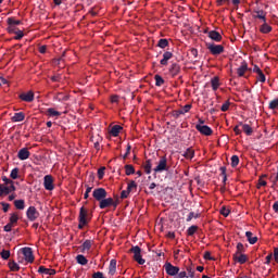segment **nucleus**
Here are the masks:
<instances>
[{
	"label": "nucleus",
	"mask_w": 278,
	"mask_h": 278,
	"mask_svg": "<svg viewBox=\"0 0 278 278\" xmlns=\"http://www.w3.org/2000/svg\"><path fill=\"white\" fill-rule=\"evenodd\" d=\"M92 220V214H89L86 207H80L78 222L83 223L84 225H88Z\"/></svg>",
	"instance_id": "nucleus-4"
},
{
	"label": "nucleus",
	"mask_w": 278,
	"mask_h": 278,
	"mask_svg": "<svg viewBox=\"0 0 278 278\" xmlns=\"http://www.w3.org/2000/svg\"><path fill=\"white\" fill-rule=\"evenodd\" d=\"M169 166H168V159H166V156H161L159 160L157 165L153 168V172L155 173V175H157V173H164L169 170Z\"/></svg>",
	"instance_id": "nucleus-3"
},
{
	"label": "nucleus",
	"mask_w": 278,
	"mask_h": 278,
	"mask_svg": "<svg viewBox=\"0 0 278 278\" xmlns=\"http://www.w3.org/2000/svg\"><path fill=\"white\" fill-rule=\"evenodd\" d=\"M256 79H258V81H261V84H264L266 81V75H264V72H258V74H256Z\"/></svg>",
	"instance_id": "nucleus-46"
},
{
	"label": "nucleus",
	"mask_w": 278,
	"mask_h": 278,
	"mask_svg": "<svg viewBox=\"0 0 278 278\" xmlns=\"http://www.w3.org/2000/svg\"><path fill=\"white\" fill-rule=\"evenodd\" d=\"M9 268L12 273H18L21 270V266H18L14 261L9 262Z\"/></svg>",
	"instance_id": "nucleus-30"
},
{
	"label": "nucleus",
	"mask_w": 278,
	"mask_h": 278,
	"mask_svg": "<svg viewBox=\"0 0 278 278\" xmlns=\"http://www.w3.org/2000/svg\"><path fill=\"white\" fill-rule=\"evenodd\" d=\"M121 131H123V127L121 125H114L111 128L110 134H111V136L116 138V137H118V134H121Z\"/></svg>",
	"instance_id": "nucleus-23"
},
{
	"label": "nucleus",
	"mask_w": 278,
	"mask_h": 278,
	"mask_svg": "<svg viewBox=\"0 0 278 278\" xmlns=\"http://www.w3.org/2000/svg\"><path fill=\"white\" fill-rule=\"evenodd\" d=\"M92 278H105V276H103V273L97 271L92 275Z\"/></svg>",
	"instance_id": "nucleus-63"
},
{
	"label": "nucleus",
	"mask_w": 278,
	"mask_h": 278,
	"mask_svg": "<svg viewBox=\"0 0 278 278\" xmlns=\"http://www.w3.org/2000/svg\"><path fill=\"white\" fill-rule=\"evenodd\" d=\"M182 156L186 157V160H192L194 157V151L192 148H188L184 153Z\"/></svg>",
	"instance_id": "nucleus-32"
},
{
	"label": "nucleus",
	"mask_w": 278,
	"mask_h": 278,
	"mask_svg": "<svg viewBox=\"0 0 278 278\" xmlns=\"http://www.w3.org/2000/svg\"><path fill=\"white\" fill-rule=\"evenodd\" d=\"M105 175V167H101L98 169V179H103V176Z\"/></svg>",
	"instance_id": "nucleus-52"
},
{
	"label": "nucleus",
	"mask_w": 278,
	"mask_h": 278,
	"mask_svg": "<svg viewBox=\"0 0 278 278\" xmlns=\"http://www.w3.org/2000/svg\"><path fill=\"white\" fill-rule=\"evenodd\" d=\"M152 168H153V164L151 163V160H147L146 163L143 164V169L146 175H151Z\"/></svg>",
	"instance_id": "nucleus-29"
},
{
	"label": "nucleus",
	"mask_w": 278,
	"mask_h": 278,
	"mask_svg": "<svg viewBox=\"0 0 278 278\" xmlns=\"http://www.w3.org/2000/svg\"><path fill=\"white\" fill-rule=\"evenodd\" d=\"M76 262L77 264H79L80 266H86V264H88V258H86L83 254H78L76 256Z\"/></svg>",
	"instance_id": "nucleus-31"
},
{
	"label": "nucleus",
	"mask_w": 278,
	"mask_h": 278,
	"mask_svg": "<svg viewBox=\"0 0 278 278\" xmlns=\"http://www.w3.org/2000/svg\"><path fill=\"white\" fill-rule=\"evenodd\" d=\"M109 275L113 277V275H116V260H111L109 265Z\"/></svg>",
	"instance_id": "nucleus-28"
},
{
	"label": "nucleus",
	"mask_w": 278,
	"mask_h": 278,
	"mask_svg": "<svg viewBox=\"0 0 278 278\" xmlns=\"http://www.w3.org/2000/svg\"><path fill=\"white\" fill-rule=\"evenodd\" d=\"M2 260H10V250H2L0 252Z\"/></svg>",
	"instance_id": "nucleus-47"
},
{
	"label": "nucleus",
	"mask_w": 278,
	"mask_h": 278,
	"mask_svg": "<svg viewBox=\"0 0 278 278\" xmlns=\"http://www.w3.org/2000/svg\"><path fill=\"white\" fill-rule=\"evenodd\" d=\"M154 79H155V86H157V87L164 86V78H162V76L155 75Z\"/></svg>",
	"instance_id": "nucleus-42"
},
{
	"label": "nucleus",
	"mask_w": 278,
	"mask_h": 278,
	"mask_svg": "<svg viewBox=\"0 0 278 278\" xmlns=\"http://www.w3.org/2000/svg\"><path fill=\"white\" fill-rule=\"evenodd\" d=\"M12 227H14V225L13 224H7L5 226H4V231H7V232H10V231H12Z\"/></svg>",
	"instance_id": "nucleus-62"
},
{
	"label": "nucleus",
	"mask_w": 278,
	"mask_h": 278,
	"mask_svg": "<svg viewBox=\"0 0 278 278\" xmlns=\"http://www.w3.org/2000/svg\"><path fill=\"white\" fill-rule=\"evenodd\" d=\"M169 73H170L172 77H177V75H179V73H181V66H179V64H177V63H173L169 67Z\"/></svg>",
	"instance_id": "nucleus-16"
},
{
	"label": "nucleus",
	"mask_w": 278,
	"mask_h": 278,
	"mask_svg": "<svg viewBox=\"0 0 278 278\" xmlns=\"http://www.w3.org/2000/svg\"><path fill=\"white\" fill-rule=\"evenodd\" d=\"M205 47L210 51L211 55H220L222 53H225V46L223 45L206 42Z\"/></svg>",
	"instance_id": "nucleus-2"
},
{
	"label": "nucleus",
	"mask_w": 278,
	"mask_h": 278,
	"mask_svg": "<svg viewBox=\"0 0 278 278\" xmlns=\"http://www.w3.org/2000/svg\"><path fill=\"white\" fill-rule=\"evenodd\" d=\"M2 181L7 185V186H14V181H12L10 178L8 177H2Z\"/></svg>",
	"instance_id": "nucleus-55"
},
{
	"label": "nucleus",
	"mask_w": 278,
	"mask_h": 278,
	"mask_svg": "<svg viewBox=\"0 0 278 278\" xmlns=\"http://www.w3.org/2000/svg\"><path fill=\"white\" fill-rule=\"evenodd\" d=\"M136 188H138V185L136 184V181L135 180H131L129 184H128V186H127V191L129 192V193H131V190H136Z\"/></svg>",
	"instance_id": "nucleus-44"
},
{
	"label": "nucleus",
	"mask_w": 278,
	"mask_h": 278,
	"mask_svg": "<svg viewBox=\"0 0 278 278\" xmlns=\"http://www.w3.org/2000/svg\"><path fill=\"white\" fill-rule=\"evenodd\" d=\"M93 241L92 240H85L81 244V253H86V251H90L92 249Z\"/></svg>",
	"instance_id": "nucleus-25"
},
{
	"label": "nucleus",
	"mask_w": 278,
	"mask_h": 278,
	"mask_svg": "<svg viewBox=\"0 0 278 278\" xmlns=\"http://www.w3.org/2000/svg\"><path fill=\"white\" fill-rule=\"evenodd\" d=\"M22 254L24 255L25 262H27L28 264H33L35 257H34V251L31 250V248H27V247L23 248Z\"/></svg>",
	"instance_id": "nucleus-9"
},
{
	"label": "nucleus",
	"mask_w": 278,
	"mask_h": 278,
	"mask_svg": "<svg viewBox=\"0 0 278 278\" xmlns=\"http://www.w3.org/2000/svg\"><path fill=\"white\" fill-rule=\"evenodd\" d=\"M199 230V226H191L187 229V236H193Z\"/></svg>",
	"instance_id": "nucleus-39"
},
{
	"label": "nucleus",
	"mask_w": 278,
	"mask_h": 278,
	"mask_svg": "<svg viewBox=\"0 0 278 278\" xmlns=\"http://www.w3.org/2000/svg\"><path fill=\"white\" fill-rule=\"evenodd\" d=\"M26 216L30 223H34V220H38V218H40V212H38L36 206H29L26 211Z\"/></svg>",
	"instance_id": "nucleus-7"
},
{
	"label": "nucleus",
	"mask_w": 278,
	"mask_h": 278,
	"mask_svg": "<svg viewBox=\"0 0 278 278\" xmlns=\"http://www.w3.org/2000/svg\"><path fill=\"white\" fill-rule=\"evenodd\" d=\"M92 197L99 203L108 198V191L104 188H97L92 191Z\"/></svg>",
	"instance_id": "nucleus-6"
},
{
	"label": "nucleus",
	"mask_w": 278,
	"mask_h": 278,
	"mask_svg": "<svg viewBox=\"0 0 278 278\" xmlns=\"http://www.w3.org/2000/svg\"><path fill=\"white\" fill-rule=\"evenodd\" d=\"M231 167L236 168V166H238L240 164V157L238 155H232L231 156Z\"/></svg>",
	"instance_id": "nucleus-36"
},
{
	"label": "nucleus",
	"mask_w": 278,
	"mask_h": 278,
	"mask_svg": "<svg viewBox=\"0 0 278 278\" xmlns=\"http://www.w3.org/2000/svg\"><path fill=\"white\" fill-rule=\"evenodd\" d=\"M247 255L245 254H233V261L239 264H247Z\"/></svg>",
	"instance_id": "nucleus-22"
},
{
	"label": "nucleus",
	"mask_w": 278,
	"mask_h": 278,
	"mask_svg": "<svg viewBox=\"0 0 278 278\" xmlns=\"http://www.w3.org/2000/svg\"><path fill=\"white\" fill-rule=\"evenodd\" d=\"M229 105H231V102L227 100L220 108L222 112H227L229 110Z\"/></svg>",
	"instance_id": "nucleus-51"
},
{
	"label": "nucleus",
	"mask_w": 278,
	"mask_h": 278,
	"mask_svg": "<svg viewBox=\"0 0 278 278\" xmlns=\"http://www.w3.org/2000/svg\"><path fill=\"white\" fill-rule=\"evenodd\" d=\"M278 108V99L271 100L269 102V110H277Z\"/></svg>",
	"instance_id": "nucleus-49"
},
{
	"label": "nucleus",
	"mask_w": 278,
	"mask_h": 278,
	"mask_svg": "<svg viewBox=\"0 0 278 278\" xmlns=\"http://www.w3.org/2000/svg\"><path fill=\"white\" fill-rule=\"evenodd\" d=\"M242 253H244V244L238 243V244H237V252H236L235 255H240V254H242Z\"/></svg>",
	"instance_id": "nucleus-48"
},
{
	"label": "nucleus",
	"mask_w": 278,
	"mask_h": 278,
	"mask_svg": "<svg viewBox=\"0 0 278 278\" xmlns=\"http://www.w3.org/2000/svg\"><path fill=\"white\" fill-rule=\"evenodd\" d=\"M192 110V104H186L182 110H177L173 112L174 118H179L181 114H187V112H190Z\"/></svg>",
	"instance_id": "nucleus-13"
},
{
	"label": "nucleus",
	"mask_w": 278,
	"mask_h": 278,
	"mask_svg": "<svg viewBox=\"0 0 278 278\" xmlns=\"http://www.w3.org/2000/svg\"><path fill=\"white\" fill-rule=\"evenodd\" d=\"M14 34L16 35L15 40H22L23 36H25V34H23V30L21 29H17Z\"/></svg>",
	"instance_id": "nucleus-50"
},
{
	"label": "nucleus",
	"mask_w": 278,
	"mask_h": 278,
	"mask_svg": "<svg viewBox=\"0 0 278 278\" xmlns=\"http://www.w3.org/2000/svg\"><path fill=\"white\" fill-rule=\"evenodd\" d=\"M220 214L222 216H225V218H227V216H229V208H226L225 206H223L220 208Z\"/></svg>",
	"instance_id": "nucleus-54"
},
{
	"label": "nucleus",
	"mask_w": 278,
	"mask_h": 278,
	"mask_svg": "<svg viewBox=\"0 0 278 278\" xmlns=\"http://www.w3.org/2000/svg\"><path fill=\"white\" fill-rule=\"evenodd\" d=\"M247 71H249V64L247 63V61H243L241 65L237 68L238 77H244Z\"/></svg>",
	"instance_id": "nucleus-15"
},
{
	"label": "nucleus",
	"mask_w": 278,
	"mask_h": 278,
	"mask_svg": "<svg viewBox=\"0 0 278 278\" xmlns=\"http://www.w3.org/2000/svg\"><path fill=\"white\" fill-rule=\"evenodd\" d=\"M125 173L127 176L134 175L136 173V168H134V165H125Z\"/></svg>",
	"instance_id": "nucleus-37"
},
{
	"label": "nucleus",
	"mask_w": 278,
	"mask_h": 278,
	"mask_svg": "<svg viewBox=\"0 0 278 278\" xmlns=\"http://www.w3.org/2000/svg\"><path fill=\"white\" fill-rule=\"evenodd\" d=\"M43 186L47 190H53L55 187L53 186V176L46 175L43 178Z\"/></svg>",
	"instance_id": "nucleus-12"
},
{
	"label": "nucleus",
	"mask_w": 278,
	"mask_h": 278,
	"mask_svg": "<svg viewBox=\"0 0 278 278\" xmlns=\"http://www.w3.org/2000/svg\"><path fill=\"white\" fill-rule=\"evenodd\" d=\"M23 121H25V113L23 112L15 113L12 117L13 123H23Z\"/></svg>",
	"instance_id": "nucleus-27"
},
{
	"label": "nucleus",
	"mask_w": 278,
	"mask_h": 278,
	"mask_svg": "<svg viewBox=\"0 0 278 278\" xmlns=\"http://www.w3.org/2000/svg\"><path fill=\"white\" fill-rule=\"evenodd\" d=\"M195 129L202 134V136H212L214 131L207 125L197 124Z\"/></svg>",
	"instance_id": "nucleus-10"
},
{
	"label": "nucleus",
	"mask_w": 278,
	"mask_h": 278,
	"mask_svg": "<svg viewBox=\"0 0 278 278\" xmlns=\"http://www.w3.org/2000/svg\"><path fill=\"white\" fill-rule=\"evenodd\" d=\"M129 192H128V190L126 189V190H123L122 192H121V199H127V197H129Z\"/></svg>",
	"instance_id": "nucleus-60"
},
{
	"label": "nucleus",
	"mask_w": 278,
	"mask_h": 278,
	"mask_svg": "<svg viewBox=\"0 0 278 278\" xmlns=\"http://www.w3.org/2000/svg\"><path fill=\"white\" fill-rule=\"evenodd\" d=\"M211 86L214 92L220 88V78L218 76H215L211 79Z\"/></svg>",
	"instance_id": "nucleus-21"
},
{
	"label": "nucleus",
	"mask_w": 278,
	"mask_h": 278,
	"mask_svg": "<svg viewBox=\"0 0 278 278\" xmlns=\"http://www.w3.org/2000/svg\"><path fill=\"white\" fill-rule=\"evenodd\" d=\"M129 153H131V144H127V148H126V153L124 154V160H127V157H129Z\"/></svg>",
	"instance_id": "nucleus-56"
},
{
	"label": "nucleus",
	"mask_w": 278,
	"mask_h": 278,
	"mask_svg": "<svg viewBox=\"0 0 278 278\" xmlns=\"http://www.w3.org/2000/svg\"><path fill=\"white\" fill-rule=\"evenodd\" d=\"M245 238H248L250 244H255L257 242V237H253V232L251 231L245 232Z\"/></svg>",
	"instance_id": "nucleus-33"
},
{
	"label": "nucleus",
	"mask_w": 278,
	"mask_h": 278,
	"mask_svg": "<svg viewBox=\"0 0 278 278\" xmlns=\"http://www.w3.org/2000/svg\"><path fill=\"white\" fill-rule=\"evenodd\" d=\"M17 30H18V28H16V26L9 25V27H8L9 34H15Z\"/></svg>",
	"instance_id": "nucleus-57"
},
{
	"label": "nucleus",
	"mask_w": 278,
	"mask_h": 278,
	"mask_svg": "<svg viewBox=\"0 0 278 278\" xmlns=\"http://www.w3.org/2000/svg\"><path fill=\"white\" fill-rule=\"evenodd\" d=\"M0 205H2L3 212H8L10 210V204H8L5 202H1Z\"/></svg>",
	"instance_id": "nucleus-61"
},
{
	"label": "nucleus",
	"mask_w": 278,
	"mask_h": 278,
	"mask_svg": "<svg viewBox=\"0 0 278 278\" xmlns=\"http://www.w3.org/2000/svg\"><path fill=\"white\" fill-rule=\"evenodd\" d=\"M51 81H62V75L58 74V75L51 76Z\"/></svg>",
	"instance_id": "nucleus-58"
},
{
	"label": "nucleus",
	"mask_w": 278,
	"mask_h": 278,
	"mask_svg": "<svg viewBox=\"0 0 278 278\" xmlns=\"http://www.w3.org/2000/svg\"><path fill=\"white\" fill-rule=\"evenodd\" d=\"M47 114L48 116H62V113H60L59 111H55V109L53 108L48 109Z\"/></svg>",
	"instance_id": "nucleus-38"
},
{
	"label": "nucleus",
	"mask_w": 278,
	"mask_h": 278,
	"mask_svg": "<svg viewBox=\"0 0 278 278\" xmlns=\"http://www.w3.org/2000/svg\"><path fill=\"white\" fill-rule=\"evenodd\" d=\"M261 34H270L273 31V26L268 25V22H263V25L260 27Z\"/></svg>",
	"instance_id": "nucleus-20"
},
{
	"label": "nucleus",
	"mask_w": 278,
	"mask_h": 278,
	"mask_svg": "<svg viewBox=\"0 0 278 278\" xmlns=\"http://www.w3.org/2000/svg\"><path fill=\"white\" fill-rule=\"evenodd\" d=\"M204 34H207L208 38H211V40L214 42H220L223 40V35L216 30H205Z\"/></svg>",
	"instance_id": "nucleus-11"
},
{
	"label": "nucleus",
	"mask_w": 278,
	"mask_h": 278,
	"mask_svg": "<svg viewBox=\"0 0 278 278\" xmlns=\"http://www.w3.org/2000/svg\"><path fill=\"white\" fill-rule=\"evenodd\" d=\"M274 260H275V262H277V264H278V248H275V249H274Z\"/></svg>",
	"instance_id": "nucleus-64"
},
{
	"label": "nucleus",
	"mask_w": 278,
	"mask_h": 278,
	"mask_svg": "<svg viewBox=\"0 0 278 278\" xmlns=\"http://www.w3.org/2000/svg\"><path fill=\"white\" fill-rule=\"evenodd\" d=\"M18 223V214L12 213L10 216V224L11 225H16Z\"/></svg>",
	"instance_id": "nucleus-41"
},
{
	"label": "nucleus",
	"mask_w": 278,
	"mask_h": 278,
	"mask_svg": "<svg viewBox=\"0 0 278 278\" xmlns=\"http://www.w3.org/2000/svg\"><path fill=\"white\" fill-rule=\"evenodd\" d=\"M129 253H132V258L137 264H140V266H143V264L147 263L144 258H142V249L140 247L135 245L129 250Z\"/></svg>",
	"instance_id": "nucleus-1"
},
{
	"label": "nucleus",
	"mask_w": 278,
	"mask_h": 278,
	"mask_svg": "<svg viewBox=\"0 0 278 278\" xmlns=\"http://www.w3.org/2000/svg\"><path fill=\"white\" fill-rule=\"evenodd\" d=\"M20 170L18 167L13 168L10 174L11 179H18Z\"/></svg>",
	"instance_id": "nucleus-43"
},
{
	"label": "nucleus",
	"mask_w": 278,
	"mask_h": 278,
	"mask_svg": "<svg viewBox=\"0 0 278 278\" xmlns=\"http://www.w3.org/2000/svg\"><path fill=\"white\" fill-rule=\"evenodd\" d=\"M118 207V202L114 201L113 198H104L99 202L100 210H105L106 207Z\"/></svg>",
	"instance_id": "nucleus-5"
},
{
	"label": "nucleus",
	"mask_w": 278,
	"mask_h": 278,
	"mask_svg": "<svg viewBox=\"0 0 278 278\" xmlns=\"http://www.w3.org/2000/svg\"><path fill=\"white\" fill-rule=\"evenodd\" d=\"M240 125L242 126V131H244V134H247V136H251V134H253V128L251 126H249V124L240 123Z\"/></svg>",
	"instance_id": "nucleus-34"
},
{
	"label": "nucleus",
	"mask_w": 278,
	"mask_h": 278,
	"mask_svg": "<svg viewBox=\"0 0 278 278\" xmlns=\"http://www.w3.org/2000/svg\"><path fill=\"white\" fill-rule=\"evenodd\" d=\"M14 206L16 210H25V200H15Z\"/></svg>",
	"instance_id": "nucleus-35"
},
{
	"label": "nucleus",
	"mask_w": 278,
	"mask_h": 278,
	"mask_svg": "<svg viewBox=\"0 0 278 278\" xmlns=\"http://www.w3.org/2000/svg\"><path fill=\"white\" fill-rule=\"evenodd\" d=\"M255 14L253 15V18H260V21H263V23H266V12L264 10L254 11Z\"/></svg>",
	"instance_id": "nucleus-24"
},
{
	"label": "nucleus",
	"mask_w": 278,
	"mask_h": 278,
	"mask_svg": "<svg viewBox=\"0 0 278 278\" xmlns=\"http://www.w3.org/2000/svg\"><path fill=\"white\" fill-rule=\"evenodd\" d=\"M186 277H188V273H186V271H178V274L176 275V277H174V278H186Z\"/></svg>",
	"instance_id": "nucleus-59"
},
{
	"label": "nucleus",
	"mask_w": 278,
	"mask_h": 278,
	"mask_svg": "<svg viewBox=\"0 0 278 278\" xmlns=\"http://www.w3.org/2000/svg\"><path fill=\"white\" fill-rule=\"evenodd\" d=\"M16 190V187L14 185H2V192L4 195L10 194V192H14Z\"/></svg>",
	"instance_id": "nucleus-26"
},
{
	"label": "nucleus",
	"mask_w": 278,
	"mask_h": 278,
	"mask_svg": "<svg viewBox=\"0 0 278 278\" xmlns=\"http://www.w3.org/2000/svg\"><path fill=\"white\" fill-rule=\"evenodd\" d=\"M173 59V52L166 51L163 53V59L160 61L162 66H168V60Z\"/></svg>",
	"instance_id": "nucleus-17"
},
{
	"label": "nucleus",
	"mask_w": 278,
	"mask_h": 278,
	"mask_svg": "<svg viewBox=\"0 0 278 278\" xmlns=\"http://www.w3.org/2000/svg\"><path fill=\"white\" fill-rule=\"evenodd\" d=\"M192 218H199V214H194V212H190L188 217H187V223H190Z\"/></svg>",
	"instance_id": "nucleus-53"
},
{
	"label": "nucleus",
	"mask_w": 278,
	"mask_h": 278,
	"mask_svg": "<svg viewBox=\"0 0 278 278\" xmlns=\"http://www.w3.org/2000/svg\"><path fill=\"white\" fill-rule=\"evenodd\" d=\"M29 155H31V152H29V149L27 148H22L17 152V157L18 160H22V161L29 160Z\"/></svg>",
	"instance_id": "nucleus-14"
},
{
	"label": "nucleus",
	"mask_w": 278,
	"mask_h": 278,
	"mask_svg": "<svg viewBox=\"0 0 278 278\" xmlns=\"http://www.w3.org/2000/svg\"><path fill=\"white\" fill-rule=\"evenodd\" d=\"M38 273L40 275H49L50 277H53V275H55V269L47 268L45 266H39Z\"/></svg>",
	"instance_id": "nucleus-18"
},
{
	"label": "nucleus",
	"mask_w": 278,
	"mask_h": 278,
	"mask_svg": "<svg viewBox=\"0 0 278 278\" xmlns=\"http://www.w3.org/2000/svg\"><path fill=\"white\" fill-rule=\"evenodd\" d=\"M165 273L169 275V277L176 278L179 275V267L172 265L170 263H165L164 265Z\"/></svg>",
	"instance_id": "nucleus-8"
},
{
	"label": "nucleus",
	"mask_w": 278,
	"mask_h": 278,
	"mask_svg": "<svg viewBox=\"0 0 278 278\" xmlns=\"http://www.w3.org/2000/svg\"><path fill=\"white\" fill-rule=\"evenodd\" d=\"M20 99L22 101H25L26 103H31V101H34V93L31 91L22 93V94H20Z\"/></svg>",
	"instance_id": "nucleus-19"
},
{
	"label": "nucleus",
	"mask_w": 278,
	"mask_h": 278,
	"mask_svg": "<svg viewBox=\"0 0 278 278\" xmlns=\"http://www.w3.org/2000/svg\"><path fill=\"white\" fill-rule=\"evenodd\" d=\"M8 25H13L14 27H16V25H21V21L15 20L14 17H9Z\"/></svg>",
	"instance_id": "nucleus-45"
},
{
	"label": "nucleus",
	"mask_w": 278,
	"mask_h": 278,
	"mask_svg": "<svg viewBox=\"0 0 278 278\" xmlns=\"http://www.w3.org/2000/svg\"><path fill=\"white\" fill-rule=\"evenodd\" d=\"M157 47H160V49H166V47H168V39H160Z\"/></svg>",
	"instance_id": "nucleus-40"
}]
</instances>
